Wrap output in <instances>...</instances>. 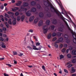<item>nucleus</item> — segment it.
<instances>
[{
  "mask_svg": "<svg viewBox=\"0 0 76 76\" xmlns=\"http://www.w3.org/2000/svg\"><path fill=\"white\" fill-rule=\"evenodd\" d=\"M49 10V8L47 7H45L44 9V11L46 12L47 13V16L49 18H50L51 16V14L48 11Z\"/></svg>",
  "mask_w": 76,
  "mask_h": 76,
  "instance_id": "1",
  "label": "nucleus"
},
{
  "mask_svg": "<svg viewBox=\"0 0 76 76\" xmlns=\"http://www.w3.org/2000/svg\"><path fill=\"white\" fill-rule=\"evenodd\" d=\"M59 2L57 1V3L58 4V5L59 6V7H60L61 8V10H62V14H64L63 12V11L64 10V9L62 5V4L61 3V2L60 1V0H58Z\"/></svg>",
  "mask_w": 76,
  "mask_h": 76,
  "instance_id": "2",
  "label": "nucleus"
},
{
  "mask_svg": "<svg viewBox=\"0 0 76 76\" xmlns=\"http://www.w3.org/2000/svg\"><path fill=\"white\" fill-rule=\"evenodd\" d=\"M72 35L74 38L73 40V42L75 43V44H76V34L73 33Z\"/></svg>",
  "mask_w": 76,
  "mask_h": 76,
  "instance_id": "3",
  "label": "nucleus"
},
{
  "mask_svg": "<svg viewBox=\"0 0 76 76\" xmlns=\"http://www.w3.org/2000/svg\"><path fill=\"white\" fill-rule=\"evenodd\" d=\"M43 30H44L43 31V34H46L48 31V29H47V27L46 26H44L42 28Z\"/></svg>",
  "mask_w": 76,
  "mask_h": 76,
  "instance_id": "4",
  "label": "nucleus"
},
{
  "mask_svg": "<svg viewBox=\"0 0 76 76\" xmlns=\"http://www.w3.org/2000/svg\"><path fill=\"white\" fill-rule=\"evenodd\" d=\"M57 15L58 16H59L60 18L62 19L63 20V18L64 17L62 15V14H61V13L59 12V11L58 10H57Z\"/></svg>",
  "mask_w": 76,
  "mask_h": 76,
  "instance_id": "5",
  "label": "nucleus"
},
{
  "mask_svg": "<svg viewBox=\"0 0 76 76\" xmlns=\"http://www.w3.org/2000/svg\"><path fill=\"white\" fill-rule=\"evenodd\" d=\"M31 11L29 10L27 11L26 13L27 16H31Z\"/></svg>",
  "mask_w": 76,
  "mask_h": 76,
  "instance_id": "6",
  "label": "nucleus"
},
{
  "mask_svg": "<svg viewBox=\"0 0 76 76\" xmlns=\"http://www.w3.org/2000/svg\"><path fill=\"white\" fill-rule=\"evenodd\" d=\"M43 24V21L42 20H40L38 24V26H41Z\"/></svg>",
  "mask_w": 76,
  "mask_h": 76,
  "instance_id": "7",
  "label": "nucleus"
},
{
  "mask_svg": "<svg viewBox=\"0 0 76 76\" xmlns=\"http://www.w3.org/2000/svg\"><path fill=\"white\" fill-rule=\"evenodd\" d=\"M50 7H51V9H53V12H54L55 13H56V14L57 15V10H56V9H55L52 6H51Z\"/></svg>",
  "mask_w": 76,
  "mask_h": 76,
  "instance_id": "8",
  "label": "nucleus"
},
{
  "mask_svg": "<svg viewBox=\"0 0 76 76\" xmlns=\"http://www.w3.org/2000/svg\"><path fill=\"white\" fill-rule=\"evenodd\" d=\"M64 26L63 25L59 29V31L60 32H63L64 31Z\"/></svg>",
  "mask_w": 76,
  "mask_h": 76,
  "instance_id": "9",
  "label": "nucleus"
},
{
  "mask_svg": "<svg viewBox=\"0 0 76 76\" xmlns=\"http://www.w3.org/2000/svg\"><path fill=\"white\" fill-rule=\"evenodd\" d=\"M34 18H35V17H34V16H31L29 18L30 22H32V20H33L34 19Z\"/></svg>",
  "mask_w": 76,
  "mask_h": 76,
  "instance_id": "10",
  "label": "nucleus"
},
{
  "mask_svg": "<svg viewBox=\"0 0 76 76\" xmlns=\"http://www.w3.org/2000/svg\"><path fill=\"white\" fill-rule=\"evenodd\" d=\"M39 16L40 18H42L44 16V14L42 12L39 13Z\"/></svg>",
  "mask_w": 76,
  "mask_h": 76,
  "instance_id": "11",
  "label": "nucleus"
},
{
  "mask_svg": "<svg viewBox=\"0 0 76 76\" xmlns=\"http://www.w3.org/2000/svg\"><path fill=\"white\" fill-rule=\"evenodd\" d=\"M63 40V39L62 37L59 38L58 40H57V43H58L59 42H62Z\"/></svg>",
  "mask_w": 76,
  "mask_h": 76,
  "instance_id": "12",
  "label": "nucleus"
},
{
  "mask_svg": "<svg viewBox=\"0 0 76 76\" xmlns=\"http://www.w3.org/2000/svg\"><path fill=\"white\" fill-rule=\"evenodd\" d=\"M21 4H22V2L19 1L18 2V3H16V5L17 6H20V5H21Z\"/></svg>",
  "mask_w": 76,
  "mask_h": 76,
  "instance_id": "13",
  "label": "nucleus"
},
{
  "mask_svg": "<svg viewBox=\"0 0 76 76\" xmlns=\"http://www.w3.org/2000/svg\"><path fill=\"white\" fill-rule=\"evenodd\" d=\"M1 47L3 48H6V46L5 45H4V43H3V42H1Z\"/></svg>",
  "mask_w": 76,
  "mask_h": 76,
  "instance_id": "14",
  "label": "nucleus"
},
{
  "mask_svg": "<svg viewBox=\"0 0 76 76\" xmlns=\"http://www.w3.org/2000/svg\"><path fill=\"white\" fill-rule=\"evenodd\" d=\"M39 19L38 18H36L34 21V23H37L38 22V21L39 20Z\"/></svg>",
  "mask_w": 76,
  "mask_h": 76,
  "instance_id": "15",
  "label": "nucleus"
},
{
  "mask_svg": "<svg viewBox=\"0 0 76 76\" xmlns=\"http://www.w3.org/2000/svg\"><path fill=\"white\" fill-rule=\"evenodd\" d=\"M12 23L13 25H15L16 24V20L15 18H14V19L12 21Z\"/></svg>",
  "mask_w": 76,
  "mask_h": 76,
  "instance_id": "16",
  "label": "nucleus"
},
{
  "mask_svg": "<svg viewBox=\"0 0 76 76\" xmlns=\"http://www.w3.org/2000/svg\"><path fill=\"white\" fill-rule=\"evenodd\" d=\"M31 6H35L36 4V2L34 1H32L31 2Z\"/></svg>",
  "mask_w": 76,
  "mask_h": 76,
  "instance_id": "17",
  "label": "nucleus"
},
{
  "mask_svg": "<svg viewBox=\"0 0 76 76\" xmlns=\"http://www.w3.org/2000/svg\"><path fill=\"white\" fill-rule=\"evenodd\" d=\"M52 22L53 24H56L57 23V21L56 19H53Z\"/></svg>",
  "mask_w": 76,
  "mask_h": 76,
  "instance_id": "18",
  "label": "nucleus"
},
{
  "mask_svg": "<svg viewBox=\"0 0 76 76\" xmlns=\"http://www.w3.org/2000/svg\"><path fill=\"white\" fill-rule=\"evenodd\" d=\"M25 16L24 15H23L21 16L20 18L21 21H23V20H24L25 19Z\"/></svg>",
  "mask_w": 76,
  "mask_h": 76,
  "instance_id": "19",
  "label": "nucleus"
},
{
  "mask_svg": "<svg viewBox=\"0 0 76 76\" xmlns=\"http://www.w3.org/2000/svg\"><path fill=\"white\" fill-rule=\"evenodd\" d=\"M50 23V21L49 20H47L46 22V24L47 25H49Z\"/></svg>",
  "mask_w": 76,
  "mask_h": 76,
  "instance_id": "20",
  "label": "nucleus"
},
{
  "mask_svg": "<svg viewBox=\"0 0 76 76\" xmlns=\"http://www.w3.org/2000/svg\"><path fill=\"white\" fill-rule=\"evenodd\" d=\"M51 33H50L48 35L47 38H48L49 39L51 38Z\"/></svg>",
  "mask_w": 76,
  "mask_h": 76,
  "instance_id": "21",
  "label": "nucleus"
},
{
  "mask_svg": "<svg viewBox=\"0 0 76 76\" xmlns=\"http://www.w3.org/2000/svg\"><path fill=\"white\" fill-rule=\"evenodd\" d=\"M23 5L25 7H27V6H28V5H29V4H28V3L27 2H25L24 3Z\"/></svg>",
  "mask_w": 76,
  "mask_h": 76,
  "instance_id": "22",
  "label": "nucleus"
},
{
  "mask_svg": "<svg viewBox=\"0 0 76 76\" xmlns=\"http://www.w3.org/2000/svg\"><path fill=\"white\" fill-rule=\"evenodd\" d=\"M64 22L65 23L66 25V26L68 27V29H69V30H70V28L69 27V25L67 23V22H65V21H64Z\"/></svg>",
  "mask_w": 76,
  "mask_h": 76,
  "instance_id": "23",
  "label": "nucleus"
},
{
  "mask_svg": "<svg viewBox=\"0 0 76 76\" xmlns=\"http://www.w3.org/2000/svg\"><path fill=\"white\" fill-rule=\"evenodd\" d=\"M72 54L73 55H76V50H73L72 51Z\"/></svg>",
  "mask_w": 76,
  "mask_h": 76,
  "instance_id": "24",
  "label": "nucleus"
},
{
  "mask_svg": "<svg viewBox=\"0 0 76 76\" xmlns=\"http://www.w3.org/2000/svg\"><path fill=\"white\" fill-rule=\"evenodd\" d=\"M31 11L32 12H36V8L33 7L31 9Z\"/></svg>",
  "mask_w": 76,
  "mask_h": 76,
  "instance_id": "25",
  "label": "nucleus"
},
{
  "mask_svg": "<svg viewBox=\"0 0 76 76\" xmlns=\"http://www.w3.org/2000/svg\"><path fill=\"white\" fill-rule=\"evenodd\" d=\"M54 46H55L56 48H57V40H56V42H55Z\"/></svg>",
  "mask_w": 76,
  "mask_h": 76,
  "instance_id": "26",
  "label": "nucleus"
},
{
  "mask_svg": "<svg viewBox=\"0 0 76 76\" xmlns=\"http://www.w3.org/2000/svg\"><path fill=\"white\" fill-rule=\"evenodd\" d=\"M4 24H5L6 26H7V28H9V24L7 23V22H4Z\"/></svg>",
  "mask_w": 76,
  "mask_h": 76,
  "instance_id": "27",
  "label": "nucleus"
},
{
  "mask_svg": "<svg viewBox=\"0 0 76 76\" xmlns=\"http://www.w3.org/2000/svg\"><path fill=\"white\" fill-rule=\"evenodd\" d=\"M7 13L9 15H14L13 12L10 11L8 12Z\"/></svg>",
  "mask_w": 76,
  "mask_h": 76,
  "instance_id": "28",
  "label": "nucleus"
},
{
  "mask_svg": "<svg viewBox=\"0 0 76 76\" xmlns=\"http://www.w3.org/2000/svg\"><path fill=\"white\" fill-rule=\"evenodd\" d=\"M12 53L14 56H16L18 54V53L16 51H13Z\"/></svg>",
  "mask_w": 76,
  "mask_h": 76,
  "instance_id": "29",
  "label": "nucleus"
},
{
  "mask_svg": "<svg viewBox=\"0 0 76 76\" xmlns=\"http://www.w3.org/2000/svg\"><path fill=\"white\" fill-rule=\"evenodd\" d=\"M64 37L66 39H67L68 38V36L67 34H65L64 35Z\"/></svg>",
  "mask_w": 76,
  "mask_h": 76,
  "instance_id": "30",
  "label": "nucleus"
},
{
  "mask_svg": "<svg viewBox=\"0 0 76 76\" xmlns=\"http://www.w3.org/2000/svg\"><path fill=\"white\" fill-rule=\"evenodd\" d=\"M66 56L68 58H71L72 56L71 55H70V54L69 53L68 54V55H67Z\"/></svg>",
  "mask_w": 76,
  "mask_h": 76,
  "instance_id": "31",
  "label": "nucleus"
},
{
  "mask_svg": "<svg viewBox=\"0 0 76 76\" xmlns=\"http://www.w3.org/2000/svg\"><path fill=\"white\" fill-rule=\"evenodd\" d=\"M71 71L72 72H71L72 73L75 72V69L73 67L72 68V69Z\"/></svg>",
  "mask_w": 76,
  "mask_h": 76,
  "instance_id": "32",
  "label": "nucleus"
},
{
  "mask_svg": "<svg viewBox=\"0 0 76 76\" xmlns=\"http://www.w3.org/2000/svg\"><path fill=\"white\" fill-rule=\"evenodd\" d=\"M21 18L20 16H18L17 17V20L18 21H19L20 20Z\"/></svg>",
  "mask_w": 76,
  "mask_h": 76,
  "instance_id": "33",
  "label": "nucleus"
},
{
  "mask_svg": "<svg viewBox=\"0 0 76 76\" xmlns=\"http://www.w3.org/2000/svg\"><path fill=\"white\" fill-rule=\"evenodd\" d=\"M18 56H20V57H22V56H23V53H19L18 54Z\"/></svg>",
  "mask_w": 76,
  "mask_h": 76,
  "instance_id": "34",
  "label": "nucleus"
},
{
  "mask_svg": "<svg viewBox=\"0 0 76 76\" xmlns=\"http://www.w3.org/2000/svg\"><path fill=\"white\" fill-rule=\"evenodd\" d=\"M5 16L7 17V18H9L10 17L9 15H8V14H5Z\"/></svg>",
  "mask_w": 76,
  "mask_h": 76,
  "instance_id": "35",
  "label": "nucleus"
},
{
  "mask_svg": "<svg viewBox=\"0 0 76 76\" xmlns=\"http://www.w3.org/2000/svg\"><path fill=\"white\" fill-rule=\"evenodd\" d=\"M72 61L73 63H76V60L75 59H74L72 60Z\"/></svg>",
  "mask_w": 76,
  "mask_h": 76,
  "instance_id": "36",
  "label": "nucleus"
},
{
  "mask_svg": "<svg viewBox=\"0 0 76 76\" xmlns=\"http://www.w3.org/2000/svg\"><path fill=\"white\" fill-rule=\"evenodd\" d=\"M33 50H39V49L38 48H36V47H34L33 48Z\"/></svg>",
  "mask_w": 76,
  "mask_h": 76,
  "instance_id": "37",
  "label": "nucleus"
},
{
  "mask_svg": "<svg viewBox=\"0 0 76 76\" xmlns=\"http://www.w3.org/2000/svg\"><path fill=\"white\" fill-rule=\"evenodd\" d=\"M27 48L28 49H29L30 50H32V48L29 46H27Z\"/></svg>",
  "mask_w": 76,
  "mask_h": 76,
  "instance_id": "38",
  "label": "nucleus"
},
{
  "mask_svg": "<svg viewBox=\"0 0 76 76\" xmlns=\"http://www.w3.org/2000/svg\"><path fill=\"white\" fill-rule=\"evenodd\" d=\"M8 23L9 24H10V25H12V21H11V20L10 19L8 21Z\"/></svg>",
  "mask_w": 76,
  "mask_h": 76,
  "instance_id": "39",
  "label": "nucleus"
},
{
  "mask_svg": "<svg viewBox=\"0 0 76 76\" xmlns=\"http://www.w3.org/2000/svg\"><path fill=\"white\" fill-rule=\"evenodd\" d=\"M66 49L65 48H63L61 50L62 53H65L66 51Z\"/></svg>",
  "mask_w": 76,
  "mask_h": 76,
  "instance_id": "40",
  "label": "nucleus"
},
{
  "mask_svg": "<svg viewBox=\"0 0 76 76\" xmlns=\"http://www.w3.org/2000/svg\"><path fill=\"white\" fill-rule=\"evenodd\" d=\"M0 41L3 42L4 41V39L2 37H0Z\"/></svg>",
  "mask_w": 76,
  "mask_h": 76,
  "instance_id": "41",
  "label": "nucleus"
},
{
  "mask_svg": "<svg viewBox=\"0 0 76 76\" xmlns=\"http://www.w3.org/2000/svg\"><path fill=\"white\" fill-rule=\"evenodd\" d=\"M62 34L61 33L59 32L57 33V36L59 37L61 36Z\"/></svg>",
  "mask_w": 76,
  "mask_h": 76,
  "instance_id": "42",
  "label": "nucleus"
},
{
  "mask_svg": "<svg viewBox=\"0 0 76 76\" xmlns=\"http://www.w3.org/2000/svg\"><path fill=\"white\" fill-rule=\"evenodd\" d=\"M56 33L55 32H54L52 34V36L54 37H56Z\"/></svg>",
  "mask_w": 76,
  "mask_h": 76,
  "instance_id": "43",
  "label": "nucleus"
},
{
  "mask_svg": "<svg viewBox=\"0 0 76 76\" xmlns=\"http://www.w3.org/2000/svg\"><path fill=\"white\" fill-rule=\"evenodd\" d=\"M15 15H16V16H18V15H19V13L18 12H17L15 13Z\"/></svg>",
  "mask_w": 76,
  "mask_h": 76,
  "instance_id": "44",
  "label": "nucleus"
},
{
  "mask_svg": "<svg viewBox=\"0 0 76 76\" xmlns=\"http://www.w3.org/2000/svg\"><path fill=\"white\" fill-rule=\"evenodd\" d=\"M60 59H61L64 58L63 56L62 55H61L60 56Z\"/></svg>",
  "mask_w": 76,
  "mask_h": 76,
  "instance_id": "45",
  "label": "nucleus"
},
{
  "mask_svg": "<svg viewBox=\"0 0 76 76\" xmlns=\"http://www.w3.org/2000/svg\"><path fill=\"white\" fill-rule=\"evenodd\" d=\"M72 66V64H69L68 66H67V67L68 68H70Z\"/></svg>",
  "mask_w": 76,
  "mask_h": 76,
  "instance_id": "46",
  "label": "nucleus"
},
{
  "mask_svg": "<svg viewBox=\"0 0 76 76\" xmlns=\"http://www.w3.org/2000/svg\"><path fill=\"white\" fill-rule=\"evenodd\" d=\"M25 7L24 6V5H23L21 6V9H24Z\"/></svg>",
  "mask_w": 76,
  "mask_h": 76,
  "instance_id": "47",
  "label": "nucleus"
},
{
  "mask_svg": "<svg viewBox=\"0 0 76 76\" xmlns=\"http://www.w3.org/2000/svg\"><path fill=\"white\" fill-rule=\"evenodd\" d=\"M51 29H54V28H55V27L54 26H51Z\"/></svg>",
  "mask_w": 76,
  "mask_h": 76,
  "instance_id": "48",
  "label": "nucleus"
},
{
  "mask_svg": "<svg viewBox=\"0 0 76 76\" xmlns=\"http://www.w3.org/2000/svg\"><path fill=\"white\" fill-rule=\"evenodd\" d=\"M42 69H43V70H44L45 71V66H44V65H43L42 66Z\"/></svg>",
  "mask_w": 76,
  "mask_h": 76,
  "instance_id": "49",
  "label": "nucleus"
},
{
  "mask_svg": "<svg viewBox=\"0 0 76 76\" xmlns=\"http://www.w3.org/2000/svg\"><path fill=\"white\" fill-rule=\"evenodd\" d=\"M33 30L32 29H30L29 31H28V32H31V33H32L33 32Z\"/></svg>",
  "mask_w": 76,
  "mask_h": 76,
  "instance_id": "50",
  "label": "nucleus"
},
{
  "mask_svg": "<svg viewBox=\"0 0 76 76\" xmlns=\"http://www.w3.org/2000/svg\"><path fill=\"white\" fill-rule=\"evenodd\" d=\"M56 39H57V38L56 37H54L52 41H55Z\"/></svg>",
  "mask_w": 76,
  "mask_h": 76,
  "instance_id": "51",
  "label": "nucleus"
},
{
  "mask_svg": "<svg viewBox=\"0 0 76 76\" xmlns=\"http://www.w3.org/2000/svg\"><path fill=\"white\" fill-rule=\"evenodd\" d=\"M6 65L7 66H8L9 67H12V65L9 64H7Z\"/></svg>",
  "mask_w": 76,
  "mask_h": 76,
  "instance_id": "52",
  "label": "nucleus"
},
{
  "mask_svg": "<svg viewBox=\"0 0 76 76\" xmlns=\"http://www.w3.org/2000/svg\"><path fill=\"white\" fill-rule=\"evenodd\" d=\"M37 9H39L40 8H41V6L39 5H38L37 6Z\"/></svg>",
  "mask_w": 76,
  "mask_h": 76,
  "instance_id": "53",
  "label": "nucleus"
},
{
  "mask_svg": "<svg viewBox=\"0 0 76 76\" xmlns=\"http://www.w3.org/2000/svg\"><path fill=\"white\" fill-rule=\"evenodd\" d=\"M40 45V43L38 42H37L36 44V45L37 46H38V45Z\"/></svg>",
  "mask_w": 76,
  "mask_h": 76,
  "instance_id": "54",
  "label": "nucleus"
},
{
  "mask_svg": "<svg viewBox=\"0 0 76 76\" xmlns=\"http://www.w3.org/2000/svg\"><path fill=\"white\" fill-rule=\"evenodd\" d=\"M12 11L13 12H16V10L15 8H12Z\"/></svg>",
  "mask_w": 76,
  "mask_h": 76,
  "instance_id": "55",
  "label": "nucleus"
},
{
  "mask_svg": "<svg viewBox=\"0 0 76 76\" xmlns=\"http://www.w3.org/2000/svg\"><path fill=\"white\" fill-rule=\"evenodd\" d=\"M64 72L66 73H68V71L66 69H64Z\"/></svg>",
  "mask_w": 76,
  "mask_h": 76,
  "instance_id": "56",
  "label": "nucleus"
},
{
  "mask_svg": "<svg viewBox=\"0 0 76 76\" xmlns=\"http://www.w3.org/2000/svg\"><path fill=\"white\" fill-rule=\"evenodd\" d=\"M14 8L15 10L16 11L19 9V8L18 7H15Z\"/></svg>",
  "mask_w": 76,
  "mask_h": 76,
  "instance_id": "57",
  "label": "nucleus"
},
{
  "mask_svg": "<svg viewBox=\"0 0 76 76\" xmlns=\"http://www.w3.org/2000/svg\"><path fill=\"white\" fill-rule=\"evenodd\" d=\"M4 76H8L9 75L8 74H7L6 73H4Z\"/></svg>",
  "mask_w": 76,
  "mask_h": 76,
  "instance_id": "58",
  "label": "nucleus"
},
{
  "mask_svg": "<svg viewBox=\"0 0 76 76\" xmlns=\"http://www.w3.org/2000/svg\"><path fill=\"white\" fill-rule=\"evenodd\" d=\"M3 8H4V7L3 6V5H1V10H3Z\"/></svg>",
  "mask_w": 76,
  "mask_h": 76,
  "instance_id": "59",
  "label": "nucleus"
},
{
  "mask_svg": "<svg viewBox=\"0 0 76 76\" xmlns=\"http://www.w3.org/2000/svg\"><path fill=\"white\" fill-rule=\"evenodd\" d=\"M41 48H42V46H39V50H41Z\"/></svg>",
  "mask_w": 76,
  "mask_h": 76,
  "instance_id": "60",
  "label": "nucleus"
},
{
  "mask_svg": "<svg viewBox=\"0 0 76 76\" xmlns=\"http://www.w3.org/2000/svg\"><path fill=\"white\" fill-rule=\"evenodd\" d=\"M69 49H67V50H66V51L65 53L66 54H67L69 53Z\"/></svg>",
  "mask_w": 76,
  "mask_h": 76,
  "instance_id": "61",
  "label": "nucleus"
},
{
  "mask_svg": "<svg viewBox=\"0 0 76 76\" xmlns=\"http://www.w3.org/2000/svg\"><path fill=\"white\" fill-rule=\"evenodd\" d=\"M69 49L70 50H72L73 49V48L72 47H69Z\"/></svg>",
  "mask_w": 76,
  "mask_h": 76,
  "instance_id": "62",
  "label": "nucleus"
},
{
  "mask_svg": "<svg viewBox=\"0 0 76 76\" xmlns=\"http://www.w3.org/2000/svg\"><path fill=\"white\" fill-rule=\"evenodd\" d=\"M62 47H63V45L62 44H61L59 45V48H62Z\"/></svg>",
  "mask_w": 76,
  "mask_h": 76,
  "instance_id": "63",
  "label": "nucleus"
},
{
  "mask_svg": "<svg viewBox=\"0 0 76 76\" xmlns=\"http://www.w3.org/2000/svg\"><path fill=\"white\" fill-rule=\"evenodd\" d=\"M2 30L3 31H6V28H2Z\"/></svg>",
  "mask_w": 76,
  "mask_h": 76,
  "instance_id": "64",
  "label": "nucleus"
}]
</instances>
